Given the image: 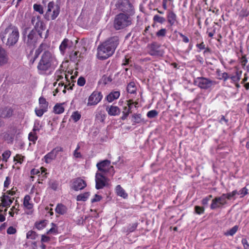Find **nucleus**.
<instances>
[{
  "instance_id": "obj_44",
  "label": "nucleus",
  "mask_w": 249,
  "mask_h": 249,
  "mask_svg": "<svg viewBox=\"0 0 249 249\" xmlns=\"http://www.w3.org/2000/svg\"><path fill=\"white\" fill-rule=\"evenodd\" d=\"M195 211L196 213L200 215L204 213L205 209L203 207L196 206L195 207Z\"/></svg>"
},
{
  "instance_id": "obj_1",
  "label": "nucleus",
  "mask_w": 249,
  "mask_h": 249,
  "mask_svg": "<svg viewBox=\"0 0 249 249\" xmlns=\"http://www.w3.org/2000/svg\"><path fill=\"white\" fill-rule=\"evenodd\" d=\"M119 43L117 36L109 38L97 48V57L100 60L106 59L112 56Z\"/></svg>"
},
{
  "instance_id": "obj_56",
  "label": "nucleus",
  "mask_w": 249,
  "mask_h": 249,
  "mask_svg": "<svg viewBox=\"0 0 249 249\" xmlns=\"http://www.w3.org/2000/svg\"><path fill=\"white\" fill-rule=\"evenodd\" d=\"M86 80L84 77H80L77 80V84L80 86H83L85 84Z\"/></svg>"
},
{
  "instance_id": "obj_52",
  "label": "nucleus",
  "mask_w": 249,
  "mask_h": 249,
  "mask_svg": "<svg viewBox=\"0 0 249 249\" xmlns=\"http://www.w3.org/2000/svg\"><path fill=\"white\" fill-rule=\"evenodd\" d=\"M249 15V11H248L246 9H242L239 13V16L243 18L247 17Z\"/></svg>"
},
{
  "instance_id": "obj_12",
  "label": "nucleus",
  "mask_w": 249,
  "mask_h": 249,
  "mask_svg": "<svg viewBox=\"0 0 249 249\" xmlns=\"http://www.w3.org/2000/svg\"><path fill=\"white\" fill-rule=\"evenodd\" d=\"M71 182V188L76 191L84 189L87 186L86 181L81 178H74Z\"/></svg>"
},
{
  "instance_id": "obj_64",
  "label": "nucleus",
  "mask_w": 249,
  "mask_h": 249,
  "mask_svg": "<svg viewBox=\"0 0 249 249\" xmlns=\"http://www.w3.org/2000/svg\"><path fill=\"white\" fill-rule=\"evenodd\" d=\"M31 249H37L36 242H32L31 244Z\"/></svg>"
},
{
  "instance_id": "obj_26",
  "label": "nucleus",
  "mask_w": 249,
  "mask_h": 249,
  "mask_svg": "<svg viewBox=\"0 0 249 249\" xmlns=\"http://www.w3.org/2000/svg\"><path fill=\"white\" fill-rule=\"evenodd\" d=\"M47 225V221L45 220L37 221L35 223V226L36 229L41 230L44 229Z\"/></svg>"
},
{
  "instance_id": "obj_37",
  "label": "nucleus",
  "mask_w": 249,
  "mask_h": 249,
  "mask_svg": "<svg viewBox=\"0 0 249 249\" xmlns=\"http://www.w3.org/2000/svg\"><path fill=\"white\" fill-rule=\"evenodd\" d=\"M217 73L219 79L226 81L229 78V75L227 72H221L220 71H217Z\"/></svg>"
},
{
  "instance_id": "obj_2",
  "label": "nucleus",
  "mask_w": 249,
  "mask_h": 249,
  "mask_svg": "<svg viewBox=\"0 0 249 249\" xmlns=\"http://www.w3.org/2000/svg\"><path fill=\"white\" fill-rule=\"evenodd\" d=\"M56 64V60L54 55L49 51H45L42 54L37 68L38 71L45 72L53 69Z\"/></svg>"
},
{
  "instance_id": "obj_17",
  "label": "nucleus",
  "mask_w": 249,
  "mask_h": 249,
  "mask_svg": "<svg viewBox=\"0 0 249 249\" xmlns=\"http://www.w3.org/2000/svg\"><path fill=\"white\" fill-rule=\"evenodd\" d=\"M32 23L35 25V27L36 29L44 30V25L43 22L40 20L39 16L33 17L32 19Z\"/></svg>"
},
{
  "instance_id": "obj_62",
  "label": "nucleus",
  "mask_w": 249,
  "mask_h": 249,
  "mask_svg": "<svg viewBox=\"0 0 249 249\" xmlns=\"http://www.w3.org/2000/svg\"><path fill=\"white\" fill-rule=\"evenodd\" d=\"M147 116L149 117H154L156 116V110H151L147 113Z\"/></svg>"
},
{
  "instance_id": "obj_51",
  "label": "nucleus",
  "mask_w": 249,
  "mask_h": 249,
  "mask_svg": "<svg viewBox=\"0 0 249 249\" xmlns=\"http://www.w3.org/2000/svg\"><path fill=\"white\" fill-rule=\"evenodd\" d=\"M167 30L166 29H161L157 32V36H164L166 34Z\"/></svg>"
},
{
  "instance_id": "obj_54",
  "label": "nucleus",
  "mask_w": 249,
  "mask_h": 249,
  "mask_svg": "<svg viewBox=\"0 0 249 249\" xmlns=\"http://www.w3.org/2000/svg\"><path fill=\"white\" fill-rule=\"evenodd\" d=\"M102 198V197L101 196L96 194L94 196V198L91 199V202L92 203L96 202H99L101 200Z\"/></svg>"
},
{
  "instance_id": "obj_22",
  "label": "nucleus",
  "mask_w": 249,
  "mask_h": 249,
  "mask_svg": "<svg viewBox=\"0 0 249 249\" xmlns=\"http://www.w3.org/2000/svg\"><path fill=\"white\" fill-rule=\"evenodd\" d=\"M71 43L72 42L68 39H65L62 42L59 47V49L61 52L64 53L67 48L68 47V46H69L70 45Z\"/></svg>"
},
{
  "instance_id": "obj_47",
  "label": "nucleus",
  "mask_w": 249,
  "mask_h": 249,
  "mask_svg": "<svg viewBox=\"0 0 249 249\" xmlns=\"http://www.w3.org/2000/svg\"><path fill=\"white\" fill-rule=\"evenodd\" d=\"M40 173V170H39V169H35V168L32 169L31 171V178H33L34 175H38L39 176Z\"/></svg>"
},
{
  "instance_id": "obj_55",
  "label": "nucleus",
  "mask_w": 249,
  "mask_h": 249,
  "mask_svg": "<svg viewBox=\"0 0 249 249\" xmlns=\"http://www.w3.org/2000/svg\"><path fill=\"white\" fill-rule=\"evenodd\" d=\"M11 183V178L9 177H6L5 180L4 182V187L8 188Z\"/></svg>"
},
{
  "instance_id": "obj_30",
  "label": "nucleus",
  "mask_w": 249,
  "mask_h": 249,
  "mask_svg": "<svg viewBox=\"0 0 249 249\" xmlns=\"http://www.w3.org/2000/svg\"><path fill=\"white\" fill-rule=\"evenodd\" d=\"M132 121L133 123V124L141 123L142 121L141 115L140 114H134L132 117Z\"/></svg>"
},
{
  "instance_id": "obj_21",
  "label": "nucleus",
  "mask_w": 249,
  "mask_h": 249,
  "mask_svg": "<svg viewBox=\"0 0 249 249\" xmlns=\"http://www.w3.org/2000/svg\"><path fill=\"white\" fill-rule=\"evenodd\" d=\"M55 210L56 213L63 215L67 212V208L65 205L60 203L57 205Z\"/></svg>"
},
{
  "instance_id": "obj_53",
  "label": "nucleus",
  "mask_w": 249,
  "mask_h": 249,
  "mask_svg": "<svg viewBox=\"0 0 249 249\" xmlns=\"http://www.w3.org/2000/svg\"><path fill=\"white\" fill-rule=\"evenodd\" d=\"M16 231H17V230H16V228H15L13 226H10L7 229V233L8 234H15L16 232Z\"/></svg>"
},
{
  "instance_id": "obj_58",
  "label": "nucleus",
  "mask_w": 249,
  "mask_h": 249,
  "mask_svg": "<svg viewBox=\"0 0 249 249\" xmlns=\"http://www.w3.org/2000/svg\"><path fill=\"white\" fill-rule=\"evenodd\" d=\"M40 174L42 175V176L45 178H47V169L45 167H41L40 168Z\"/></svg>"
},
{
  "instance_id": "obj_8",
  "label": "nucleus",
  "mask_w": 249,
  "mask_h": 249,
  "mask_svg": "<svg viewBox=\"0 0 249 249\" xmlns=\"http://www.w3.org/2000/svg\"><path fill=\"white\" fill-rule=\"evenodd\" d=\"M23 35L25 42L31 46H34L39 38V34L34 29H25Z\"/></svg>"
},
{
  "instance_id": "obj_46",
  "label": "nucleus",
  "mask_w": 249,
  "mask_h": 249,
  "mask_svg": "<svg viewBox=\"0 0 249 249\" xmlns=\"http://www.w3.org/2000/svg\"><path fill=\"white\" fill-rule=\"evenodd\" d=\"M138 226V224L137 223H135L132 224L131 225H129L127 230V232H132L134 231L137 228Z\"/></svg>"
},
{
  "instance_id": "obj_41",
  "label": "nucleus",
  "mask_w": 249,
  "mask_h": 249,
  "mask_svg": "<svg viewBox=\"0 0 249 249\" xmlns=\"http://www.w3.org/2000/svg\"><path fill=\"white\" fill-rule=\"evenodd\" d=\"M56 76L57 77V80H58L61 78H63V76H65V79L68 80V75L66 74L64 71H58L56 72Z\"/></svg>"
},
{
  "instance_id": "obj_36",
  "label": "nucleus",
  "mask_w": 249,
  "mask_h": 249,
  "mask_svg": "<svg viewBox=\"0 0 249 249\" xmlns=\"http://www.w3.org/2000/svg\"><path fill=\"white\" fill-rule=\"evenodd\" d=\"M38 137L36 132H31L29 134L28 139L30 141L34 143H35L36 142L37 140Z\"/></svg>"
},
{
  "instance_id": "obj_57",
  "label": "nucleus",
  "mask_w": 249,
  "mask_h": 249,
  "mask_svg": "<svg viewBox=\"0 0 249 249\" xmlns=\"http://www.w3.org/2000/svg\"><path fill=\"white\" fill-rule=\"evenodd\" d=\"M50 240V238L45 235H42L41 242L42 243L48 242Z\"/></svg>"
},
{
  "instance_id": "obj_5",
  "label": "nucleus",
  "mask_w": 249,
  "mask_h": 249,
  "mask_svg": "<svg viewBox=\"0 0 249 249\" xmlns=\"http://www.w3.org/2000/svg\"><path fill=\"white\" fill-rule=\"evenodd\" d=\"M131 24V19L129 14L123 13L118 15L114 20V27L116 30L123 29Z\"/></svg>"
},
{
  "instance_id": "obj_43",
  "label": "nucleus",
  "mask_w": 249,
  "mask_h": 249,
  "mask_svg": "<svg viewBox=\"0 0 249 249\" xmlns=\"http://www.w3.org/2000/svg\"><path fill=\"white\" fill-rule=\"evenodd\" d=\"M80 145L79 144H77L76 148L73 152V156L76 158H82V156L81 153L78 151L80 149Z\"/></svg>"
},
{
  "instance_id": "obj_35",
  "label": "nucleus",
  "mask_w": 249,
  "mask_h": 249,
  "mask_svg": "<svg viewBox=\"0 0 249 249\" xmlns=\"http://www.w3.org/2000/svg\"><path fill=\"white\" fill-rule=\"evenodd\" d=\"M81 114L78 111H74L71 115V118L74 122H77L81 118Z\"/></svg>"
},
{
  "instance_id": "obj_61",
  "label": "nucleus",
  "mask_w": 249,
  "mask_h": 249,
  "mask_svg": "<svg viewBox=\"0 0 249 249\" xmlns=\"http://www.w3.org/2000/svg\"><path fill=\"white\" fill-rule=\"evenodd\" d=\"M126 110V111H123V115L121 117L122 119L123 120H125L127 118V117L129 115V114L131 112L130 111L131 110Z\"/></svg>"
},
{
  "instance_id": "obj_34",
  "label": "nucleus",
  "mask_w": 249,
  "mask_h": 249,
  "mask_svg": "<svg viewBox=\"0 0 249 249\" xmlns=\"http://www.w3.org/2000/svg\"><path fill=\"white\" fill-rule=\"evenodd\" d=\"M2 112L0 113V117L5 118L9 117L12 114L13 110H1Z\"/></svg>"
},
{
  "instance_id": "obj_25",
  "label": "nucleus",
  "mask_w": 249,
  "mask_h": 249,
  "mask_svg": "<svg viewBox=\"0 0 249 249\" xmlns=\"http://www.w3.org/2000/svg\"><path fill=\"white\" fill-rule=\"evenodd\" d=\"M238 229H239V226L237 225H235L234 226H233L232 228H231L229 230L227 231L224 233V235L226 236H233L238 231Z\"/></svg>"
},
{
  "instance_id": "obj_32",
  "label": "nucleus",
  "mask_w": 249,
  "mask_h": 249,
  "mask_svg": "<svg viewBox=\"0 0 249 249\" xmlns=\"http://www.w3.org/2000/svg\"><path fill=\"white\" fill-rule=\"evenodd\" d=\"M39 103L42 109H47L48 107V103L46 100L42 97H40L39 99Z\"/></svg>"
},
{
  "instance_id": "obj_27",
  "label": "nucleus",
  "mask_w": 249,
  "mask_h": 249,
  "mask_svg": "<svg viewBox=\"0 0 249 249\" xmlns=\"http://www.w3.org/2000/svg\"><path fill=\"white\" fill-rule=\"evenodd\" d=\"M167 20L171 25H173L176 21V15L175 14L172 12H169L167 16Z\"/></svg>"
},
{
  "instance_id": "obj_63",
  "label": "nucleus",
  "mask_w": 249,
  "mask_h": 249,
  "mask_svg": "<svg viewBox=\"0 0 249 249\" xmlns=\"http://www.w3.org/2000/svg\"><path fill=\"white\" fill-rule=\"evenodd\" d=\"M59 87H57L55 90L53 92V95L55 96L56 94L59 92L60 89H62L63 86V84L62 83H59L58 84Z\"/></svg>"
},
{
  "instance_id": "obj_23",
  "label": "nucleus",
  "mask_w": 249,
  "mask_h": 249,
  "mask_svg": "<svg viewBox=\"0 0 249 249\" xmlns=\"http://www.w3.org/2000/svg\"><path fill=\"white\" fill-rule=\"evenodd\" d=\"M19 204L18 203V201L16 200L15 201V206H13L11 208L9 212V215L13 217L15 213L18 214L19 211Z\"/></svg>"
},
{
  "instance_id": "obj_6",
  "label": "nucleus",
  "mask_w": 249,
  "mask_h": 249,
  "mask_svg": "<svg viewBox=\"0 0 249 249\" xmlns=\"http://www.w3.org/2000/svg\"><path fill=\"white\" fill-rule=\"evenodd\" d=\"M96 167L100 173L106 175L113 177L115 173L114 167L111 165V162L108 160H105L98 162Z\"/></svg>"
},
{
  "instance_id": "obj_60",
  "label": "nucleus",
  "mask_w": 249,
  "mask_h": 249,
  "mask_svg": "<svg viewBox=\"0 0 249 249\" xmlns=\"http://www.w3.org/2000/svg\"><path fill=\"white\" fill-rule=\"evenodd\" d=\"M43 44H41L39 47L36 50L35 53L36 57H37L38 55L42 51V48L43 47Z\"/></svg>"
},
{
  "instance_id": "obj_4",
  "label": "nucleus",
  "mask_w": 249,
  "mask_h": 249,
  "mask_svg": "<svg viewBox=\"0 0 249 249\" xmlns=\"http://www.w3.org/2000/svg\"><path fill=\"white\" fill-rule=\"evenodd\" d=\"M127 90L128 93L131 95L132 98L127 101L129 109L140 107V103L137 100L141 97V92L139 91V93L137 94L138 89L136 84L134 82H130L127 85Z\"/></svg>"
},
{
  "instance_id": "obj_14",
  "label": "nucleus",
  "mask_w": 249,
  "mask_h": 249,
  "mask_svg": "<svg viewBox=\"0 0 249 249\" xmlns=\"http://www.w3.org/2000/svg\"><path fill=\"white\" fill-rule=\"evenodd\" d=\"M14 198L8 196L7 194H2L0 197V209L3 208H8L13 202Z\"/></svg>"
},
{
  "instance_id": "obj_42",
  "label": "nucleus",
  "mask_w": 249,
  "mask_h": 249,
  "mask_svg": "<svg viewBox=\"0 0 249 249\" xmlns=\"http://www.w3.org/2000/svg\"><path fill=\"white\" fill-rule=\"evenodd\" d=\"M63 151V149L62 147L60 146H57L53 148L51 151L53 154L55 158L58 155L59 153L60 152H62Z\"/></svg>"
},
{
  "instance_id": "obj_15",
  "label": "nucleus",
  "mask_w": 249,
  "mask_h": 249,
  "mask_svg": "<svg viewBox=\"0 0 249 249\" xmlns=\"http://www.w3.org/2000/svg\"><path fill=\"white\" fill-rule=\"evenodd\" d=\"M101 92L98 91H93L88 99V104L89 105H95L100 102L102 98Z\"/></svg>"
},
{
  "instance_id": "obj_50",
  "label": "nucleus",
  "mask_w": 249,
  "mask_h": 249,
  "mask_svg": "<svg viewBox=\"0 0 249 249\" xmlns=\"http://www.w3.org/2000/svg\"><path fill=\"white\" fill-rule=\"evenodd\" d=\"M240 75L241 73L237 71L235 75L231 76V78L233 82H238L240 79Z\"/></svg>"
},
{
  "instance_id": "obj_11",
  "label": "nucleus",
  "mask_w": 249,
  "mask_h": 249,
  "mask_svg": "<svg viewBox=\"0 0 249 249\" xmlns=\"http://www.w3.org/2000/svg\"><path fill=\"white\" fill-rule=\"evenodd\" d=\"M102 173L96 172L95 174V188L97 190L103 189L108 184V178Z\"/></svg>"
},
{
  "instance_id": "obj_13",
  "label": "nucleus",
  "mask_w": 249,
  "mask_h": 249,
  "mask_svg": "<svg viewBox=\"0 0 249 249\" xmlns=\"http://www.w3.org/2000/svg\"><path fill=\"white\" fill-rule=\"evenodd\" d=\"M227 204L226 199L221 197H215L212 201L210 205L211 210H215L221 208Z\"/></svg>"
},
{
  "instance_id": "obj_19",
  "label": "nucleus",
  "mask_w": 249,
  "mask_h": 249,
  "mask_svg": "<svg viewBox=\"0 0 249 249\" xmlns=\"http://www.w3.org/2000/svg\"><path fill=\"white\" fill-rule=\"evenodd\" d=\"M115 192L117 196H121L123 198H127L128 197L127 194L120 185H118L116 186Z\"/></svg>"
},
{
  "instance_id": "obj_3",
  "label": "nucleus",
  "mask_w": 249,
  "mask_h": 249,
  "mask_svg": "<svg viewBox=\"0 0 249 249\" xmlns=\"http://www.w3.org/2000/svg\"><path fill=\"white\" fill-rule=\"evenodd\" d=\"M2 38H6L5 45L8 47L14 46L18 41L19 33L17 27L12 24L6 27L1 33Z\"/></svg>"
},
{
  "instance_id": "obj_40",
  "label": "nucleus",
  "mask_w": 249,
  "mask_h": 249,
  "mask_svg": "<svg viewBox=\"0 0 249 249\" xmlns=\"http://www.w3.org/2000/svg\"><path fill=\"white\" fill-rule=\"evenodd\" d=\"M11 152L10 150L5 151L2 154V160L7 162L8 159L10 157Z\"/></svg>"
},
{
  "instance_id": "obj_45",
  "label": "nucleus",
  "mask_w": 249,
  "mask_h": 249,
  "mask_svg": "<svg viewBox=\"0 0 249 249\" xmlns=\"http://www.w3.org/2000/svg\"><path fill=\"white\" fill-rule=\"evenodd\" d=\"M248 190L245 187L241 189L239 192H238L237 195H241V197H243L248 194Z\"/></svg>"
},
{
  "instance_id": "obj_48",
  "label": "nucleus",
  "mask_w": 249,
  "mask_h": 249,
  "mask_svg": "<svg viewBox=\"0 0 249 249\" xmlns=\"http://www.w3.org/2000/svg\"><path fill=\"white\" fill-rule=\"evenodd\" d=\"M238 194V192L236 190L232 191L231 192L228 193L227 199L230 200L235 195Z\"/></svg>"
},
{
  "instance_id": "obj_16",
  "label": "nucleus",
  "mask_w": 249,
  "mask_h": 249,
  "mask_svg": "<svg viewBox=\"0 0 249 249\" xmlns=\"http://www.w3.org/2000/svg\"><path fill=\"white\" fill-rule=\"evenodd\" d=\"M23 206L25 209L28 210H31L33 209L34 204L31 201V197L29 195H26L25 196L23 199Z\"/></svg>"
},
{
  "instance_id": "obj_38",
  "label": "nucleus",
  "mask_w": 249,
  "mask_h": 249,
  "mask_svg": "<svg viewBox=\"0 0 249 249\" xmlns=\"http://www.w3.org/2000/svg\"><path fill=\"white\" fill-rule=\"evenodd\" d=\"M49 184L50 187L54 191L57 190L59 186V183L56 180H52Z\"/></svg>"
},
{
  "instance_id": "obj_39",
  "label": "nucleus",
  "mask_w": 249,
  "mask_h": 249,
  "mask_svg": "<svg viewBox=\"0 0 249 249\" xmlns=\"http://www.w3.org/2000/svg\"><path fill=\"white\" fill-rule=\"evenodd\" d=\"M33 8L35 11L38 12L40 14H43L44 13L43 8L40 4H34Z\"/></svg>"
},
{
  "instance_id": "obj_33",
  "label": "nucleus",
  "mask_w": 249,
  "mask_h": 249,
  "mask_svg": "<svg viewBox=\"0 0 249 249\" xmlns=\"http://www.w3.org/2000/svg\"><path fill=\"white\" fill-rule=\"evenodd\" d=\"M25 157L20 155L17 154L14 158V161L16 162L17 163H19L20 164H22L24 160Z\"/></svg>"
},
{
  "instance_id": "obj_18",
  "label": "nucleus",
  "mask_w": 249,
  "mask_h": 249,
  "mask_svg": "<svg viewBox=\"0 0 249 249\" xmlns=\"http://www.w3.org/2000/svg\"><path fill=\"white\" fill-rule=\"evenodd\" d=\"M8 58L7 54L2 48H0V65H3L8 62Z\"/></svg>"
},
{
  "instance_id": "obj_59",
  "label": "nucleus",
  "mask_w": 249,
  "mask_h": 249,
  "mask_svg": "<svg viewBox=\"0 0 249 249\" xmlns=\"http://www.w3.org/2000/svg\"><path fill=\"white\" fill-rule=\"evenodd\" d=\"M36 115L38 117H41L44 112L47 110H35Z\"/></svg>"
},
{
  "instance_id": "obj_31",
  "label": "nucleus",
  "mask_w": 249,
  "mask_h": 249,
  "mask_svg": "<svg viewBox=\"0 0 249 249\" xmlns=\"http://www.w3.org/2000/svg\"><path fill=\"white\" fill-rule=\"evenodd\" d=\"M37 233L32 230H30L28 231L26 233V238L27 239L35 240L37 237Z\"/></svg>"
},
{
  "instance_id": "obj_28",
  "label": "nucleus",
  "mask_w": 249,
  "mask_h": 249,
  "mask_svg": "<svg viewBox=\"0 0 249 249\" xmlns=\"http://www.w3.org/2000/svg\"><path fill=\"white\" fill-rule=\"evenodd\" d=\"M89 192H85L83 194H80L77 196L76 200L77 201H85L89 198Z\"/></svg>"
},
{
  "instance_id": "obj_24",
  "label": "nucleus",
  "mask_w": 249,
  "mask_h": 249,
  "mask_svg": "<svg viewBox=\"0 0 249 249\" xmlns=\"http://www.w3.org/2000/svg\"><path fill=\"white\" fill-rule=\"evenodd\" d=\"M55 157L52 151L47 154L42 159V160H44L46 163H50L52 160H55Z\"/></svg>"
},
{
  "instance_id": "obj_49",
  "label": "nucleus",
  "mask_w": 249,
  "mask_h": 249,
  "mask_svg": "<svg viewBox=\"0 0 249 249\" xmlns=\"http://www.w3.org/2000/svg\"><path fill=\"white\" fill-rule=\"evenodd\" d=\"M108 114L111 116H116L120 114V110H107Z\"/></svg>"
},
{
  "instance_id": "obj_29",
  "label": "nucleus",
  "mask_w": 249,
  "mask_h": 249,
  "mask_svg": "<svg viewBox=\"0 0 249 249\" xmlns=\"http://www.w3.org/2000/svg\"><path fill=\"white\" fill-rule=\"evenodd\" d=\"M106 117V114L103 110H101L96 115V119L98 121L104 123Z\"/></svg>"
},
{
  "instance_id": "obj_10",
  "label": "nucleus",
  "mask_w": 249,
  "mask_h": 249,
  "mask_svg": "<svg viewBox=\"0 0 249 249\" xmlns=\"http://www.w3.org/2000/svg\"><path fill=\"white\" fill-rule=\"evenodd\" d=\"M194 82L196 86L203 89H208L215 84L214 81L203 77L195 78Z\"/></svg>"
},
{
  "instance_id": "obj_20",
  "label": "nucleus",
  "mask_w": 249,
  "mask_h": 249,
  "mask_svg": "<svg viewBox=\"0 0 249 249\" xmlns=\"http://www.w3.org/2000/svg\"><path fill=\"white\" fill-rule=\"evenodd\" d=\"M120 95L119 91H113L111 92L106 97L107 101L109 102H112L114 100L117 99Z\"/></svg>"
},
{
  "instance_id": "obj_9",
  "label": "nucleus",
  "mask_w": 249,
  "mask_h": 249,
  "mask_svg": "<svg viewBox=\"0 0 249 249\" xmlns=\"http://www.w3.org/2000/svg\"><path fill=\"white\" fill-rule=\"evenodd\" d=\"M116 6L120 10L127 13L129 16L134 13L133 7L128 0H118Z\"/></svg>"
},
{
  "instance_id": "obj_7",
  "label": "nucleus",
  "mask_w": 249,
  "mask_h": 249,
  "mask_svg": "<svg viewBox=\"0 0 249 249\" xmlns=\"http://www.w3.org/2000/svg\"><path fill=\"white\" fill-rule=\"evenodd\" d=\"M59 13V6L52 1L48 3L44 17L47 20H54L58 16Z\"/></svg>"
}]
</instances>
